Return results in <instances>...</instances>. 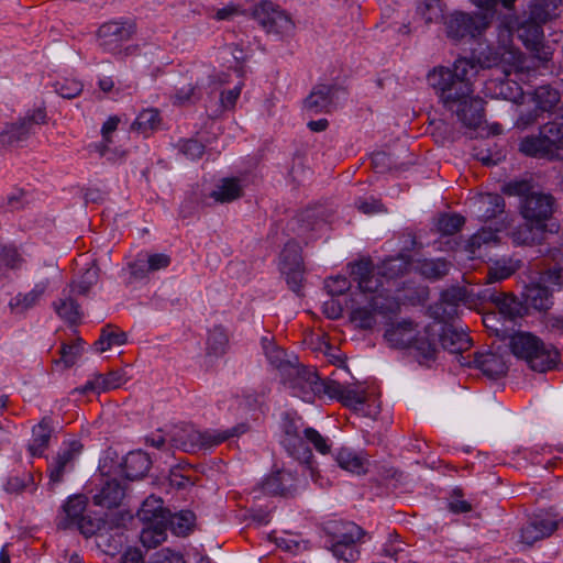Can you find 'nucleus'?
<instances>
[{"mask_svg": "<svg viewBox=\"0 0 563 563\" xmlns=\"http://www.w3.org/2000/svg\"><path fill=\"white\" fill-rule=\"evenodd\" d=\"M476 66L466 57L457 58L453 67L437 66L427 79L443 107L454 113L465 126L476 130L484 122V100L475 97Z\"/></svg>", "mask_w": 563, "mask_h": 563, "instance_id": "f257e3e1", "label": "nucleus"}, {"mask_svg": "<svg viewBox=\"0 0 563 563\" xmlns=\"http://www.w3.org/2000/svg\"><path fill=\"white\" fill-rule=\"evenodd\" d=\"M435 327V323H430L419 331L418 324L412 320L404 319L396 323H389L384 336L393 347L413 349L416 357L422 364L434 361L437 357L435 335L438 333Z\"/></svg>", "mask_w": 563, "mask_h": 563, "instance_id": "f03ea898", "label": "nucleus"}, {"mask_svg": "<svg viewBox=\"0 0 563 563\" xmlns=\"http://www.w3.org/2000/svg\"><path fill=\"white\" fill-rule=\"evenodd\" d=\"M328 438H324L318 430L311 427H303L301 419L285 416L283 423L282 445L287 453L299 463L311 468L313 454L309 445L320 454L330 453Z\"/></svg>", "mask_w": 563, "mask_h": 563, "instance_id": "7ed1b4c3", "label": "nucleus"}, {"mask_svg": "<svg viewBox=\"0 0 563 563\" xmlns=\"http://www.w3.org/2000/svg\"><path fill=\"white\" fill-rule=\"evenodd\" d=\"M509 349L517 358L526 361L532 371L540 373L553 369L561 361L559 349L547 345L531 332L519 331L510 335Z\"/></svg>", "mask_w": 563, "mask_h": 563, "instance_id": "20e7f679", "label": "nucleus"}, {"mask_svg": "<svg viewBox=\"0 0 563 563\" xmlns=\"http://www.w3.org/2000/svg\"><path fill=\"white\" fill-rule=\"evenodd\" d=\"M400 311L399 301L390 296L375 294H353L350 320L360 329L369 330L376 324V314L390 320Z\"/></svg>", "mask_w": 563, "mask_h": 563, "instance_id": "39448f33", "label": "nucleus"}, {"mask_svg": "<svg viewBox=\"0 0 563 563\" xmlns=\"http://www.w3.org/2000/svg\"><path fill=\"white\" fill-rule=\"evenodd\" d=\"M519 150L530 157L563 161V122L551 121L541 125L537 135L521 140Z\"/></svg>", "mask_w": 563, "mask_h": 563, "instance_id": "423d86ee", "label": "nucleus"}, {"mask_svg": "<svg viewBox=\"0 0 563 563\" xmlns=\"http://www.w3.org/2000/svg\"><path fill=\"white\" fill-rule=\"evenodd\" d=\"M247 427L244 423L238 424L233 428L223 431H199L195 429L192 426H184L177 428L174 431L172 435V442L175 448L180 449L184 452L191 453L219 445L231 438L239 437L245 433Z\"/></svg>", "mask_w": 563, "mask_h": 563, "instance_id": "0eeeda50", "label": "nucleus"}, {"mask_svg": "<svg viewBox=\"0 0 563 563\" xmlns=\"http://www.w3.org/2000/svg\"><path fill=\"white\" fill-rule=\"evenodd\" d=\"M136 32L134 21L118 19L102 23L97 30L98 46L115 57L124 58L137 51L135 45H125Z\"/></svg>", "mask_w": 563, "mask_h": 563, "instance_id": "6e6552de", "label": "nucleus"}, {"mask_svg": "<svg viewBox=\"0 0 563 563\" xmlns=\"http://www.w3.org/2000/svg\"><path fill=\"white\" fill-rule=\"evenodd\" d=\"M512 29L525 47L533 54L543 67H548V63L551 62L553 56V49L543 41V25L522 13L516 18Z\"/></svg>", "mask_w": 563, "mask_h": 563, "instance_id": "1a4fd4ad", "label": "nucleus"}, {"mask_svg": "<svg viewBox=\"0 0 563 563\" xmlns=\"http://www.w3.org/2000/svg\"><path fill=\"white\" fill-rule=\"evenodd\" d=\"M332 536L331 551L333 555L344 562H354L360 552L356 543L364 536V530L354 522H334L329 527Z\"/></svg>", "mask_w": 563, "mask_h": 563, "instance_id": "9d476101", "label": "nucleus"}, {"mask_svg": "<svg viewBox=\"0 0 563 563\" xmlns=\"http://www.w3.org/2000/svg\"><path fill=\"white\" fill-rule=\"evenodd\" d=\"M320 380L321 378L314 368L299 363L290 367L289 372L283 377L284 384L295 397L310 404L317 397H320Z\"/></svg>", "mask_w": 563, "mask_h": 563, "instance_id": "9b49d317", "label": "nucleus"}, {"mask_svg": "<svg viewBox=\"0 0 563 563\" xmlns=\"http://www.w3.org/2000/svg\"><path fill=\"white\" fill-rule=\"evenodd\" d=\"M444 23L446 36L454 42L475 38L489 25L487 14H470L461 11L450 14Z\"/></svg>", "mask_w": 563, "mask_h": 563, "instance_id": "f8f14e48", "label": "nucleus"}, {"mask_svg": "<svg viewBox=\"0 0 563 563\" xmlns=\"http://www.w3.org/2000/svg\"><path fill=\"white\" fill-rule=\"evenodd\" d=\"M555 209L556 200L549 192L529 191L521 196L520 212L528 222L550 225Z\"/></svg>", "mask_w": 563, "mask_h": 563, "instance_id": "ddd939ff", "label": "nucleus"}, {"mask_svg": "<svg viewBox=\"0 0 563 563\" xmlns=\"http://www.w3.org/2000/svg\"><path fill=\"white\" fill-rule=\"evenodd\" d=\"M82 451V444L79 441L73 440L64 442L53 456L47 465L48 487L54 489L57 485L64 482L66 474L73 472L75 461Z\"/></svg>", "mask_w": 563, "mask_h": 563, "instance_id": "4468645a", "label": "nucleus"}, {"mask_svg": "<svg viewBox=\"0 0 563 563\" xmlns=\"http://www.w3.org/2000/svg\"><path fill=\"white\" fill-rule=\"evenodd\" d=\"M47 119L44 107H38L29 111L18 121L7 123L5 128L0 132V145L12 146L19 142L25 141L34 132V126L45 124Z\"/></svg>", "mask_w": 563, "mask_h": 563, "instance_id": "2eb2a0df", "label": "nucleus"}, {"mask_svg": "<svg viewBox=\"0 0 563 563\" xmlns=\"http://www.w3.org/2000/svg\"><path fill=\"white\" fill-rule=\"evenodd\" d=\"M434 323L437 324L435 331L438 333L435 335V343L439 341L443 350L454 354L461 366H471V355H464L473 345L468 334L452 325Z\"/></svg>", "mask_w": 563, "mask_h": 563, "instance_id": "dca6fc26", "label": "nucleus"}, {"mask_svg": "<svg viewBox=\"0 0 563 563\" xmlns=\"http://www.w3.org/2000/svg\"><path fill=\"white\" fill-rule=\"evenodd\" d=\"M255 21L267 32L279 36H288L295 30L291 18L272 2H264L254 10Z\"/></svg>", "mask_w": 563, "mask_h": 563, "instance_id": "f3484780", "label": "nucleus"}, {"mask_svg": "<svg viewBox=\"0 0 563 563\" xmlns=\"http://www.w3.org/2000/svg\"><path fill=\"white\" fill-rule=\"evenodd\" d=\"M340 88L335 85H316L303 100V109L310 114L329 113L335 108Z\"/></svg>", "mask_w": 563, "mask_h": 563, "instance_id": "a211bd4d", "label": "nucleus"}, {"mask_svg": "<svg viewBox=\"0 0 563 563\" xmlns=\"http://www.w3.org/2000/svg\"><path fill=\"white\" fill-rule=\"evenodd\" d=\"M561 525L563 519L555 521L541 516L532 517L522 526L520 540L527 545H532L539 540L549 538Z\"/></svg>", "mask_w": 563, "mask_h": 563, "instance_id": "6ab92c4d", "label": "nucleus"}, {"mask_svg": "<svg viewBox=\"0 0 563 563\" xmlns=\"http://www.w3.org/2000/svg\"><path fill=\"white\" fill-rule=\"evenodd\" d=\"M351 277L357 283L358 292L365 294L378 292L383 287L380 277L375 276L374 265L371 260H361L351 265Z\"/></svg>", "mask_w": 563, "mask_h": 563, "instance_id": "aec40b11", "label": "nucleus"}, {"mask_svg": "<svg viewBox=\"0 0 563 563\" xmlns=\"http://www.w3.org/2000/svg\"><path fill=\"white\" fill-rule=\"evenodd\" d=\"M128 380L122 369H112L107 374L96 373L81 387L76 388L74 393L86 395L88 393H104L119 388Z\"/></svg>", "mask_w": 563, "mask_h": 563, "instance_id": "412c9836", "label": "nucleus"}, {"mask_svg": "<svg viewBox=\"0 0 563 563\" xmlns=\"http://www.w3.org/2000/svg\"><path fill=\"white\" fill-rule=\"evenodd\" d=\"M559 230L560 224L556 222H550V225H542L527 221L514 230L511 238L514 243L518 245H534L540 244L544 240L545 233H558Z\"/></svg>", "mask_w": 563, "mask_h": 563, "instance_id": "4be33fe9", "label": "nucleus"}, {"mask_svg": "<svg viewBox=\"0 0 563 563\" xmlns=\"http://www.w3.org/2000/svg\"><path fill=\"white\" fill-rule=\"evenodd\" d=\"M296 481L291 472L280 470L268 475L260 489L266 495L288 497L296 493Z\"/></svg>", "mask_w": 563, "mask_h": 563, "instance_id": "5701e85b", "label": "nucleus"}, {"mask_svg": "<svg viewBox=\"0 0 563 563\" xmlns=\"http://www.w3.org/2000/svg\"><path fill=\"white\" fill-rule=\"evenodd\" d=\"M124 496L125 487L118 479H104L92 496V501L96 506L112 509L121 505Z\"/></svg>", "mask_w": 563, "mask_h": 563, "instance_id": "b1692460", "label": "nucleus"}, {"mask_svg": "<svg viewBox=\"0 0 563 563\" xmlns=\"http://www.w3.org/2000/svg\"><path fill=\"white\" fill-rule=\"evenodd\" d=\"M479 298L492 301L499 310V313L509 320H514L521 313V305L515 296L496 289H485Z\"/></svg>", "mask_w": 563, "mask_h": 563, "instance_id": "393cba45", "label": "nucleus"}, {"mask_svg": "<svg viewBox=\"0 0 563 563\" xmlns=\"http://www.w3.org/2000/svg\"><path fill=\"white\" fill-rule=\"evenodd\" d=\"M88 498L77 494L68 497L63 505V515L57 521V528L62 530L73 529L74 526L85 516Z\"/></svg>", "mask_w": 563, "mask_h": 563, "instance_id": "a878e982", "label": "nucleus"}, {"mask_svg": "<svg viewBox=\"0 0 563 563\" xmlns=\"http://www.w3.org/2000/svg\"><path fill=\"white\" fill-rule=\"evenodd\" d=\"M471 366L483 372L488 377H500L506 374L507 365L503 357L493 352L474 353L471 355Z\"/></svg>", "mask_w": 563, "mask_h": 563, "instance_id": "bb28decb", "label": "nucleus"}, {"mask_svg": "<svg viewBox=\"0 0 563 563\" xmlns=\"http://www.w3.org/2000/svg\"><path fill=\"white\" fill-rule=\"evenodd\" d=\"M151 459L142 450L129 452L122 463V472L125 478L135 481L144 477L151 467Z\"/></svg>", "mask_w": 563, "mask_h": 563, "instance_id": "cd10ccee", "label": "nucleus"}, {"mask_svg": "<svg viewBox=\"0 0 563 563\" xmlns=\"http://www.w3.org/2000/svg\"><path fill=\"white\" fill-rule=\"evenodd\" d=\"M54 433L52 421L48 418H43L32 429V440L27 445V451L32 456H43L44 452L48 449L51 439Z\"/></svg>", "mask_w": 563, "mask_h": 563, "instance_id": "c85d7f7f", "label": "nucleus"}, {"mask_svg": "<svg viewBox=\"0 0 563 563\" xmlns=\"http://www.w3.org/2000/svg\"><path fill=\"white\" fill-rule=\"evenodd\" d=\"M523 298L528 306L536 310H548L552 307V291L542 283H531L525 287Z\"/></svg>", "mask_w": 563, "mask_h": 563, "instance_id": "c756f323", "label": "nucleus"}, {"mask_svg": "<svg viewBox=\"0 0 563 563\" xmlns=\"http://www.w3.org/2000/svg\"><path fill=\"white\" fill-rule=\"evenodd\" d=\"M196 515L191 510L172 512L167 510L164 518L166 529H169L177 537H187L194 529Z\"/></svg>", "mask_w": 563, "mask_h": 563, "instance_id": "7c9ffc66", "label": "nucleus"}, {"mask_svg": "<svg viewBox=\"0 0 563 563\" xmlns=\"http://www.w3.org/2000/svg\"><path fill=\"white\" fill-rule=\"evenodd\" d=\"M451 268V262L445 258H418L415 261V269L429 280H439L446 276Z\"/></svg>", "mask_w": 563, "mask_h": 563, "instance_id": "2f4dec72", "label": "nucleus"}, {"mask_svg": "<svg viewBox=\"0 0 563 563\" xmlns=\"http://www.w3.org/2000/svg\"><path fill=\"white\" fill-rule=\"evenodd\" d=\"M338 465L352 474L362 475L367 472L368 461L350 448H341L334 455Z\"/></svg>", "mask_w": 563, "mask_h": 563, "instance_id": "473e14b6", "label": "nucleus"}, {"mask_svg": "<svg viewBox=\"0 0 563 563\" xmlns=\"http://www.w3.org/2000/svg\"><path fill=\"white\" fill-rule=\"evenodd\" d=\"M47 283H37L29 292H19L11 298L9 306L12 311L22 313L33 307H35L44 292L46 291Z\"/></svg>", "mask_w": 563, "mask_h": 563, "instance_id": "72a5a7b5", "label": "nucleus"}, {"mask_svg": "<svg viewBox=\"0 0 563 563\" xmlns=\"http://www.w3.org/2000/svg\"><path fill=\"white\" fill-rule=\"evenodd\" d=\"M65 291L66 290L63 291V298H59L53 302V308L57 316L66 323L76 324L81 319L80 306L71 297L74 292H70L69 290L66 295Z\"/></svg>", "mask_w": 563, "mask_h": 563, "instance_id": "f704fd0d", "label": "nucleus"}, {"mask_svg": "<svg viewBox=\"0 0 563 563\" xmlns=\"http://www.w3.org/2000/svg\"><path fill=\"white\" fill-rule=\"evenodd\" d=\"M442 0H417L416 14L424 24L440 23L444 18Z\"/></svg>", "mask_w": 563, "mask_h": 563, "instance_id": "c9c22d12", "label": "nucleus"}, {"mask_svg": "<svg viewBox=\"0 0 563 563\" xmlns=\"http://www.w3.org/2000/svg\"><path fill=\"white\" fill-rule=\"evenodd\" d=\"M521 267V261L515 258H501L489 266L485 277L486 284L504 280L515 274Z\"/></svg>", "mask_w": 563, "mask_h": 563, "instance_id": "e433bc0d", "label": "nucleus"}, {"mask_svg": "<svg viewBox=\"0 0 563 563\" xmlns=\"http://www.w3.org/2000/svg\"><path fill=\"white\" fill-rule=\"evenodd\" d=\"M505 199L499 194H486L478 200V217L483 221H489L504 213Z\"/></svg>", "mask_w": 563, "mask_h": 563, "instance_id": "4c0bfd02", "label": "nucleus"}, {"mask_svg": "<svg viewBox=\"0 0 563 563\" xmlns=\"http://www.w3.org/2000/svg\"><path fill=\"white\" fill-rule=\"evenodd\" d=\"M561 0H532L528 11H525L530 19L544 25L549 20L555 16V10Z\"/></svg>", "mask_w": 563, "mask_h": 563, "instance_id": "58836bf2", "label": "nucleus"}, {"mask_svg": "<svg viewBox=\"0 0 563 563\" xmlns=\"http://www.w3.org/2000/svg\"><path fill=\"white\" fill-rule=\"evenodd\" d=\"M242 194L243 188L240 179L223 178L210 196L216 201L224 203L239 199Z\"/></svg>", "mask_w": 563, "mask_h": 563, "instance_id": "ea45409f", "label": "nucleus"}, {"mask_svg": "<svg viewBox=\"0 0 563 563\" xmlns=\"http://www.w3.org/2000/svg\"><path fill=\"white\" fill-rule=\"evenodd\" d=\"M470 292L467 288L461 286H452L441 294V303L445 306L443 312L449 317L456 313V308L460 303H467Z\"/></svg>", "mask_w": 563, "mask_h": 563, "instance_id": "a19ab883", "label": "nucleus"}, {"mask_svg": "<svg viewBox=\"0 0 563 563\" xmlns=\"http://www.w3.org/2000/svg\"><path fill=\"white\" fill-rule=\"evenodd\" d=\"M168 509L163 507V500L154 496L147 497L137 511V517L144 523L164 522L165 514Z\"/></svg>", "mask_w": 563, "mask_h": 563, "instance_id": "79ce46f5", "label": "nucleus"}, {"mask_svg": "<svg viewBox=\"0 0 563 563\" xmlns=\"http://www.w3.org/2000/svg\"><path fill=\"white\" fill-rule=\"evenodd\" d=\"M126 334L123 331H118L114 327L108 324L102 328L99 339L95 342V349L99 353L110 350L112 346H120L125 344Z\"/></svg>", "mask_w": 563, "mask_h": 563, "instance_id": "37998d69", "label": "nucleus"}, {"mask_svg": "<svg viewBox=\"0 0 563 563\" xmlns=\"http://www.w3.org/2000/svg\"><path fill=\"white\" fill-rule=\"evenodd\" d=\"M159 522L146 523L141 531L140 540L147 549H153L166 540V525L161 520Z\"/></svg>", "mask_w": 563, "mask_h": 563, "instance_id": "c03bdc74", "label": "nucleus"}, {"mask_svg": "<svg viewBox=\"0 0 563 563\" xmlns=\"http://www.w3.org/2000/svg\"><path fill=\"white\" fill-rule=\"evenodd\" d=\"M534 101L541 111H553L561 101L560 92L550 85H543L534 90Z\"/></svg>", "mask_w": 563, "mask_h": 563, "instance_id": "a18cd8bd", "label": "nucleus"}, {"mask_svg": "<svg viewBox=\"0 0 563 563\" xmlns=\"http://www.w3.org/2000/svg\"><path fill=\"white\" fill-rule=\"evenodd\" d=\"M161 123L159 112L156 109H146L139 113L132 124V129L147 136L156 130Z\"/></svg>", "mask_w": 563, "mask_h": 563, "instance_id": "49530a36", "label": "nucleus"}, {"mask_svg": "<svg viewBox=\"0 0 563 563\" xmlns=\"http://www.w3.org/2000/svg\"><path fill=\"white\" fill-rule=\"evenodd\" d=\"M288 268H303L301 247L295 241H289L280 253V271Z\"/></svg>", "mask_w": 563, "mask_h": 563, "instance_id": "de8ad7c7", "label": "nucleus"}, {"mask_svg": "<svg viewBox=\"0 0 563 563\" xmlns=\"http://www.w3.org/2000/svg\"><path fill=\"white\" fill-rule=\"evenodd\" d=\"M99 279V267L95 264L90 265L80 276L78 282H73L69 285L70 292L78 295H87L91 287L97 284Z\"/></svg>", "mask_w": 563, "mask_h": 563, "instance_id": "09e8293b", "label": "nucleus"}, {"mask_svg": "<svg viewBox=\"0 0 563 563\" xmlns=\"http://www.w3.org/2000/svg\"><path fill=\"white\" fill-rule=\"evenodd\" d=\"M228 345V335L220 325L213 327L207 338V353L209 355L219 356L224 354Z\"/></svg>", "mask_w": 563, "mask_h": 563, "instance_id": "8fccbe9b", "label": "nucleus"}, {"mask_svg": "<svg viewBox=\"0 0 563 563\" xmlns=\"http://www.w3.org/2000/svg\"><path fill=\"white\" fill-rule=\"evenodd\" d=\"M464 223V217L456 213H444L439 217L437 228L443 235H453L462 229Z\"/></svg>", "mask_w": 563, "mask_h": 563, "instance_id": "3c124183", "label": "nucleus"}, {"mask_svg": "<svg viewBox=\"0 0 563 563\" xmlns=\"http://www.w3.org/2000/svg\"><path fill=\"white\" fill-rule=\"evenodd\" d=\"M467 59L468 62L476 66L477 77L481 70L492 68L498 65L501 60V54L496 49L487 47L483 49L476 58L472 57Z\"/></svg>", "mask_w": 563, "mask_h": 563, "instance_id": "603ef678", "label": "nucleus"}, {"mask_svg": "<svg viewBox=\"0 0 563 563\" xmlns=\"http://www.w3.org/2000/svg\"><path fill=\"white\" fill-rule=\"evenodd\" d=\"M265 354L269 363L280 371L283 377L289 372L290 367L297 364L287 360L286 351L277 346L265 347Z\"/></svg>", "mask_w": 563, "mask_h": 563, "instance_id": "864d4df0", "label": "nucleus"}, {"mask_svg": "<svg viewBox=\"0 0 563 563\" xmlns=\"http://www.w3.org/2000/svg\"><path fill=\"white\" fill-rule=\"evenodd\" d=\"M55 91L65 99H74L82 91V84L79 80L65 78L54 85Z\"/></svg>", "mask_w": 563, "mask_h": 563, "instance_id": "5fc2aeb1", "label": "nucleus"}, {"mask_svg": "<svg viewBox=\"0 0 563 563\" xmlns=\"http://www.w3.org/2000/svg\"><path fill=\"white\" fill-rule=\"evenodd\" d=\"M201 97L200 91L198 90L197 85L188 84L181 88H178L173 97L174 104H186L194 103L199 100Z\"/></svg>", "mask_w": 563, "mask_h": 563, "instance_id": "6e6d98bb", "label": "nucleus"}, {"mask_svg": "<svg viewBox=\"0 0 563 563\" xmlns=\"http://www.w3.org/2000/svg\"><path fill=\"white\" fill-rule=\"evenodd\" d=\"M298 221L300 227L306 231L320 230L324 224V220L320 217L319 212L314 209H307L299 214Z\"/></svg>", "mask_w": 563, "mask_h": 563, "instance_id": "4d7b16f0", "label": "nucleus"}, {"mask_svg": "<svg viewBox=\"0 0 563 563\" xmlns=\"http://www.w3.org/2000/svg\"><path fill=\"white\" fill-rule=\"evenodd\" d=\"M282 274L286 277V283L288 287L296 292L297 295H301V290L303 287V268H288L280 271Z\"/></svg>", "mask_w": 563, "mask_h": 563, "instance_id": "13d9d810", "label": "nucleus"}, {"mask_svg": "<svg viewBox=\"0 0 563 563\" xmlns=\"http://www.w3.org/2000/svg\"><path fill=\"white\" fill-rule=\"evenodd\" d=\"M448 508L453 514H465L473 509L472 505L463 498V493L460 488L453 489Z\"/></svg>", "mask_w": 563, "mask_h": 563, "instance_id": "bf43d9fd", "label": "nucleus"}, {"mask_svg": "<svg viewBox=\"0 0 563 563\" xmlns=\"http://www.w3.org/2000/svg\"><path fill=\"white\" fill-rule=\"evenodd\" d=\"M339 401L346 407H356L365 402V396L358 390L343 385Z\"/></svg>", "mask_w": 563, "mask_h": 563, "instance_id": "052dcab7", "label": "nucleus"}, {"mask_svg": "<svg viewBox=\"0 0 563 563\" xmlns=\"http://www.w3.org/2000/svg\"><path fill=\"white\" fill-rule=\"evenodd\" d=\"M350 286V280L344 276L331 277L325 280V289L331 296L343 295Z\"/></svg>", "mask_w": 563, "mask_h": 563, "instance_id": "680f3d73", "label": "nucleus"}, {"mask_svg": "<svg viewBox=\"0 0 563 563\" xmlns=\"http://www.w3.org/2000/svg\"><path fill=\"white\" fill-rule=\"evenodd\" d=\"M148 563H186L184 556L179 552H175L168 548L157 551Z\"/></svg>", "mask_w": 563, "mask_h": 563, "instance_id": "e2e57ef3", "label": "nucleus"}, {"mask_svg": "<svg viewBox=\"0 0 563 563\" xmlns=\"http://www.w3.org/2000/svg\"><path fill=\"white\" fill-rule=\"evenodd\" d=\"M180 151L188 158L195 161L199 159L203 155L205 145L198 140L190 139L183 142Z\"/></svg>", "mask_w": 563, "mask_h": 563, "instance_id": "0e129e2a", "label": "nucleus"}, {"mask_svg": "<svg viewBox=\"0 0 563 563\" xmlns=\"http://www.w3.org/2000/svg\"><path fill=\"white\" fill-rule=\"evenodd\" d=\"M145 258L151 273L167 268L172 262L170 256L165 253L150 254Z\"/></svg>", "mask_w": 563, "mask_h": 563, "instance_id": "69168bd1", "label": "nucleus"}, {"mask_svg": "<svg viewBox=\"0 0 563 563\" xmlns=\"http://www.w3.org/2000/svg\"><path fill=\"white\" fill-rule=\"evenodd\" d=\"M540 282L543 284L548 283L558 287H563V268L552 267L540 274Z\"/></svg>", "mask_w": 563, "mask_h": 563, "instance_id": "338daca9", "label": "nucleus"}, {"mask_svg": "<svg viewBox=\"0 0 563 563\" xmlns=\"http://www.w3.org/2000/svg\"><path fill=\"white\" fill-rule=\"evenodd\" d=\"M74 528L78 529L79 532L86 538H89L100 529V526L97 520L85 515L81 519H79V521H77Z\"/></svg>", "mask_w": 563, "mask_h": 563, "instance_id": "774afa93", "label": "nucleus"}]
</instances>
